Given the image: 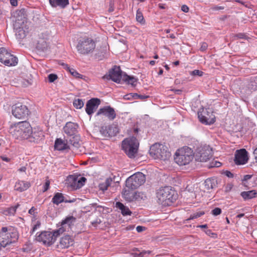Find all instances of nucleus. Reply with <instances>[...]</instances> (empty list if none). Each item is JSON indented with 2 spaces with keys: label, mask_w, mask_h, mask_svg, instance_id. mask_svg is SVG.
<instances>
[{
  "label": "nucleus",
  "mask_w": 257,
  "mask_h": 257,
  "mask_svg": "<svg viewBox=\"0 0 257 257\" xmlns=\"http://www.w3.org/2000/svg\"><path fill=\"white\" fill-rule=\"evenodd\" d=\"M247 152L244 149L238 150L235 154L234 162L237 165H243L246 164L248 160Z\"/></svg>",
  "instance_id": "nucleus-20"
},
{
  "label": "nucleus",
  "mask_w": 257,
  "mask_h": 257,
  "mask_svg": "<svg viewBox=\"0 0 257 257\" xmlns=\"http://www.w3.org/2000/svg\"><path fill=\"white\" fill-rule=\"evenodd\" d=\"M52 202L56 204V205H59L60 203L65 202H72L73 201H68V200H65L64 197L62 193L57 192L55 194L54 196H53Z\"/></svg>",
  "instance_id": "nucleus-30"
},
{
  "label": "nucleus",
  "mask_w": 257,
  "mask_h": 257,
  "mask_svg": "<svg viewBox=\"0 0 257 257\" xmlns=\"http://www.w3.org/2000/svg\"><path fill=\"white\" fill-rule=\"evenodd\" d=\"M216 181L214 179L208 178L204 182L205 188L207 190L213 189L216 186Z\"/></svg>",
  "instance_id": "nucleus-36"
},
{
  "label": "nucleus",
  "mask_w": 257,
  "mask_h": 257,
  "mask_svg": "<svg viewBox=\"0 0 257 257\" xmlns=\"http://www.w3.org/2000/svg\"><path fill=\"white\" fill-rule=\"evenodd\" d=\"M68 72L76 78H81L82 76V75L79 74L76 70L72 68H70Z\"/></svg>",
  "instance_id": "nucleus-42"
},
{
  "label": "nucleus",
  "mask_w": 257,
  "mask_h": 257,
  "mask_svg": "<svg viewBox=\"0 0 257 257\" xmlns=\"http://www.w3.org/2000/svg\"><path fill=\"white\" fill-rule=\"evenodd\" d=\"M149 152L154 159L163 161L169 159L171 156L167 147L160 143H155L151 146Z\"/></svg>",
  "instance_id": "nucleus-6"
},
{
  "label": "nucleus",
  "mask_w": 257,
  "mask_h": 257,
  "mask_svg": "<svg viewBox=\"0 0 257 257\" xmlns=\"http://www.w3.org/2000/svg\"><path fill=\"white\" fill-rule=\"evenodd\" d=\"M212 156V150L209 146H204L197 148L194 155L196 161L202 162L208 161Z\"/></svg>",
  "instance_id": "nucleus-10"
},
{
  "label": "nucleus",
  "mask_w": 257,
  "mask_h": 257,
  "mask_svg": "<svg viewBox=\"0 0 257 257\" xmlns=\"http://www.w3.org/2000/svg\"><path fill=\"white\" fill-rule=\"evenodd\" d=\"M73 105L77 109L81 108L84 105V102L81 99H75L73 101Z\"/></svg>",
  "instance_id": "nucleus-41"
},
{
  "label": "nucleus",
  "mask_w": 257,
  "mask_h": 257,
  "mask_svg": "<svg viewBox=\"0 0 257 257\" xmlns=\"http://www.w3.org/2000/svg\"><path fill=\"white\" fill-rule=\"evenodd\" d=\"M74 243V240L69 235H66L61 238L57 245L58 248H66L72 246Z\"/></svg>",
  "instance_id": "nucleus-24"
},
{
  "label": "nucleus",
  "mask_w": 257,
  "mask_h": 257,
  "mask_svg": "<svg viewBox=\"0 0 257 257\" xmlns=\"http://www.w3.org/2000/svg\"><path fill=\"white\" fill-rule=\"evenodd\" d=\"M200 121L205 124H213L215 121V117L213 112L209 109H203L198 112Z\"/></svg>",
  "instance_id": "nucleus-14"
},
{
  "label": "nucleus",
  "mask_w": 257,
  "mask_h": 257,
  "mask_svg": "<svg viewBox=\"0 0 257 257\" xmlns=\"http://www.w3.org/2000/svg\"><path fill=\"white\" fill-rule=\"evenodd\" d=\"M115 176L109 177L105 180L104 182L100 183L99 185L100 190L102 191L106 190L112 182H115Z\"/></svg>",
  "instance_id": "nucleus-31"
},
{
  "label": "nucleus",
  "mask_w": 257,
  "mask_h": 257,
  "mask_svg": "<svg viewBox=\"0 0 257 257\" xmlns=\"http://www.w3.org/2000/svg\"><path fill=\"white\" fill-rule=\"evenodd\" d=\"M208 47V45L205 42H202L201 43V47L200 48V51H205Z\"/></svg>",
  "instance_id": "nucleus-50"
},
{
  "label": "nucleus",
  "mask_w": 257,
  "mask_h": 257,
  "mask_svg": "<svg viewBox=\"0 0 257 257\" xmlns=\"http://www.w3.org/2000/svg\"><path fill=\"white\" fill-rule=\"evenodd\" d=\"M64 232V229L59 228L53 232L43 231L36 236V240L43 244L50 246L56 241L57 237Z\"/></svg>",
  "instance_id": "nucleus-8"
},
{
  "label": "nucleus",
  "mask_w": 257,
  "mask_h": 257,
  "mask_svg": "<svg viewBox=\"0 0 257 257\" xmlns=\"http://www.w3.org/2000/svg\"><path fill=\"white\" fill-rule=\"evenodd\" d=\"M133 93L126 94L124 96V98L126 100H130L134 98V95Z\"/></svg>",
  "instance_id": "nucleus-53"
},
{
  "label": "nucleus",
  "mask_w": 257,
  "mask_h": 257,
  "mask_svg": "<svg viewBox=\"0 0 257 257\" xmlns=\"http://www.w3.org/2000/svg\"><path fill=\"white\" fill-rule=\"evenodd\" d=\"M205 233L210 236L211 237L216 238L217 237V234L214 232H213L211 229H207L205 231Z\"/></svg>",
  "instance_id": "nucleus-44"
},
{
  "label": "nucleus",
  "mask_w": 257,
  "mask_h": 257,
  "mask_svg": "<svg viewBox=\"0 0 257 257\" xmlns=\"http://www.w3.org/2000/svg\"><path fill=\"white\" fill-rule=\"evenodd\" d=\"M100 132L105 137H112L119 133V128L117 124L112 123L108 126H102Z\"/></svg>",
  "instance_id": "nucleus-18"
},
{
  "label": "nucleus",
  "mask_w": 257,
  "mask_h": 257,
  "mask_svg": "<svg viewBox=\"0 0 257 257\" xmlns=\"http://www.w3.org/2000/svg\"><path fill=\"white\" fill-rule=\"evenodd\" d=\"M247 36L244 33H238L234 35V36H233L234 40H237L239 39H247Z\"/></svg>",
  "instance_id": "nucleus-43"
},
{
  "label": "nucleus",
  "mask_w": 257,
  "mask_h": 257,
  "mask_svg": "<svg viewBox=\"0 0 257 257\" xmlns=\"http://www.w3.org/2000/svg\"><path fill=\"white\" fill-rule=\"evenodd\" d=\"M48 36L45 37H40L37 41L36 48L37 49L44 51L48 48Z\"/></svg>",
  "instance_id": "nucleus-25"
},
{
  "label": "nucleus",
  "mask_w": 257,
  "mask_h": 257,
  "mask_svg": "<svg viewBox=\"0 0 257 257\" xmlns=\"http://www.w3.org/2000/svg\"><path fill=\"white\" fill-rule=\"evenodd\" d=\"M96 115L98 116H104L110 120H113L116 117V115L114 108L110 106H105L100 108L98 110Z\"/></svg>",
  "instance_id": "nucleus-19"
},
{
  "label": "nucleus",
  "mask_w": 257,
  "mask_h": 257,
  "mask_svg": "<svg viewBox=\"0 0 257 257\" xmlns=\"http://www.w3.org/2000/svg\"><path fill=\"white\" fill-rule=\"evenodd\" d=\"M253 155L255 162L257 163V147L254 150L253 152Z\"/></svg>",
  "instance_id": "nucleus-58"
},
{
  "label": "nucleus",
  "mask_w": 257,
  "mask_h": 257,
  "mask_svg": "<svg viewBox=\"0 0 257 257\" xmlns=\"http://www.w3.org/2000/svg\"><path fill=\"white\" fill-rule=\"evenodd\" d=\"M49 2L53 8L64 9L69 5V0H49Z\"/></svg>",
  "instance_id": "nucleus-28"
},
{
  "label": "nucleus",
  "mask_w": 257,
  "mask_h": 257,
  "mask_svg": "<svg viewBox=\"0 0 257 257\" xmlns=\"http://www.w3.org/2000/svg\"><path fill=\"white\" fill-rule=\"evenodd\" d=\"M156 197L159 203L169 206L177 199V193L171 187L166 186L157 190Z\"/></svg>",
  "instance_id": "nucleus-1"
},
{
  "label": "nucleus",
  "mask_w": 257,
  "mask_h": 257,
  "mask_svg": "<svg viewBox=\"0 0 257 257\" xmlns=\"http://www.w3.org/2000/svg\"><path fill=\"white\" fill-rule=\"evenodd\" d=\"M18 58L5 48H0V62L6 66H15L18 64Z\"/></svg>",
  "instance_id": "nucleus-11"
},
{
  "label": "nucleus",
  "mask_w": 257,
  "mask_h": 257,
  "mask_svg": "<svg viewBox=\"0 0 257 257\" xmlns=\"http://www.w3.org/2000/svg\"><path fill=\"white\" fill-rule=\"evenodd\" d=\"M221 213V209L220 208L216 207L212 210V214L214 215H218Z\"/></svg>",
  "instance_id": "nucleus-48"
},
{
  "label": "nucleus",
  "mask_w": 257,
  "mask_h": 257,
  "mask_svg": "<svg viewBox=\"0 0 257 257\" xmlns=\"http://www.w3.org/2000/svg\"><path fill=\"white\" fill-rule=\"evenodd\" d=\"M221 166V163L219 162L215 161V163L213 165H212L211 167H218Z\"/></svg>",
  "instance_id": "nucleus-63"
},
{
  "label": "nucleus",
  "mask_w": 257,
  "mask_h": 257,
  "mask_svg": "<svg viewBox=\"0 0 257 257\" xmlns=\"http://www.w3.org/2000/svg\"><path fill=\"white\" fill-rule=\"evenodd\" d=\"M75 220L76 218L72 216L66 217L64 220L62 221L61 227L59 228L63 229L64 232L66 231L67 229H69L70 228V226L74 223Z\"/></svg>",
  "instance_id": "nucleus-27"
},
{
  "label": "nucleus",
  "mask_w": 257,
  "mask_h": 257,
  "mask_svg": "<svg viewBox=\"0 0 257 257\" xmlns=\"http://www.w3.org/2000/svg\"><path fill=\"white\" fill-rule=\"evenodd\" d=\"M11 4L13 6H17L18 5L17 0H10Z\"/></svg>",
  "instance_id": "nucleus-60"
},
{
  "label": "nucleus",
  "mask_w": 257,
  "mask_h": 257,
  "mask_svg": "<svg viewBox=\"0 0 257 257\" xmlns=\"http://www.w3.org/2000/svg\"><path fill=\"white\" fill-rule=\"evenodd\" d=\"M36 209L34 207H32L29 210V213L31 215H34Z\"/></svg>",
  "instance_id": "nucleus-56"
},
{
  "label": "nucleus",
  "mask_w": 257,
  "mask_h": 257,
  "mask_svg": "<svg viewBox=\"0 0 257 257\" xmlns=\"http://www.w3.org/2000/svg\"><path fill=\"white\" fill-rule=\"evenodd\" d=\"M136 230L138 232H140L145 230V227L142 226H138L136 228Z\"/></svg>",
  "instance_id": "nucleus-59"
},
{
  "label": "nucleus",
  "mask_w": 257,
  "mask_h": 257,
  "mask_svg": "<svg viewBox=\"0 0 257 257\" xmlns=\"http://www.w3.org/2000/svg\"><path fill=\"white\" fill-rule=\"evenodd\" d=\"M252 176L250 175H246L244 176L243 181H247L251 178Z\"/></svg>",
  "instance_id": "nucleus-62"
},
{
  "label": "nucleus",
  "mask_w": 257,
  "mask_h": 257,
  "mask_svg": "<svg viewBox=\"0 0 257 257\" xmlns=\"http://www.w3.org/2000/svg\"><path fill=\"white\" fill-rule=\"evenodd\" d=\"M12 114L16 118L24 119L28 116L29 110L26 105L18 103L12 106Z\"/></svg>",
  "instance_id": "nucleus-13"
},
{
  "label": "nucleus",
  "mask_w": 257,
  "mask_h": 257,
  "mask_svg": "<svg viewBox=\"0 0 257 257\" xmlns=\"http://www.w3.org/2000/svg\"><path fill=\"white\" fill-rule=\"evenodd\" d=\"M116 207L119 208L121 212L123 215H131L132 212L129 208L125 206L122 203L120 202H117L116 203Z\"/></svg>",
  "instance_id": "nucleus-33"
},
{
  "label": "nucleus",
  "mask_w": 257,
  "mask_h": 257,
  "mask_svg": "<svg viewBox=\"0 0 257 257\" xmlns=\"http://www.w3.org/2000/svg\"><path fill=\"white\" fill-rule=\"evenodd\" d=\"M20 206L18 203L16 205L12 206L10 207L3 209L2 213L7 216H14L17 211V208Z\"/></svg>",
  "instance_id": "nucleus-32"
},
{
  "label": "nucleus",
  "mask_w": 257,
  "mask_h": 257,
  "mask_svg": "<svg viewBox=\"0 0 257 257\" xmlns=\"http://www.w3.org/2000/svg\"><path fill=\"white\" fill-rule=\"evenodd\" d=\"M122 80L128 84L135 85V83L137 81V79L134 76H131L126 74H124L122 77Z\"/></svg>",
  "instance_id": "nucleus-35"
},
{
  "label": "nucleus",
  "mask_w": 257,
  "mask_h": 257,
  "mask_svg": "<svg viewBox=\"0 0 257 257\" xmlns=\"http://www.w3.org/2000/svg\"><path fill=\"white\" fill-rule=\"evenodd\" d=\"M181 10L184 12L187 13L189 11V8L187 6L184 5L181 7Z\"/></svg>",
  "instance_id": "nucleus-54"
},
{
  "label": "nucleus",
  "mask_w": 257,
  "mask_h": 257,
  "mask_svg": "<svg viewBox=\"0 0 257 257\" xmlns=\"http://www.w3.org/2000/svg\"><path fill=\"white\" fill-rule=\"evenodd\" d=\"M139 147V141L135 137L126 138L122 142V150L130 158L135 157L138 152Z\"/></svg>",
  "instance_id": "nucleus-7"
},
{
  "label": "nucleus",
  "mask_w": 257,
  "mask_h": 257,
  "mask_svg": "<svg viewBox=\"0 0 257 257\" xmlns=\"http://www.w3.org/2000/svg\"><path fill=\"white\" fill-rule=\"evenodd\" d=\"M61 65L63 67V68L65 69L67 71L69 70L70 67L68 66V64H65L64 63H61Z\"/></svg>",
  "instance_id": "nucleus-57"
},
{
  "label": "nucleus",
  "mask_w": 257,
  "mask_h": 257,
  "mask_svg": "<svg viewBox=\"0 0 257 257\" xmlns=\"http://www.w3.org/2000/svg\"><path fill=\"white\" fill-rule=\"evenodd\" d=\"M14 29L17 38H25L29 31V23L24 21L14 23Z\"/></svg>",
  "instance_id": "nucleus-12"
},
{
  "label": "nucleus",
  "mask_w": 257,
  "mask_h": 257,
  "mask_svg": "<svg viewBox=\"0 0 257 257\" xmlns=\"http://www.w3.org/2000/svg\"><path fill=\"white\" fill-rule=\"evenodd\" d=\"M10 133L16 139L27 140L32 134V127L28 122H19L11 125Z\"/></svg>",
  "instance_id": "nucleus-2"
},
{
  "label": "nucleus",
  "mask_w": 257,
  "mask_h": 257,
  "mask_svg": "<svg viewBox=\"0 0 257 257\" xmlns=\"http://www.w3.org/2000/svg\"><path fill=\"white\" fill-rule=\"evenodd\" d=\"M42 136V132L41 131L40 132H34L32 131V134L31 135L30 137L28 139L30 142H35V141L38 140Z\"/></svg>",
  "instance_id": "nucleus-38"
},
{
  "label": "nucleus",
  "mask_w": 257,
  "mask_h": 257,
  "mask_svg": "<svg viewBox=\"0 0 257 257\" xmlns=\"http://www.w3.org/2000/svg\"><path fill=\"white\" fill-rule=\"evenodd\" d=\"M27 170V167L26 166H23L20 169H19L18 171L20 172H26Z\"/></svg>",
  "instance_id": "nucleus-61"
},
{
  "label": "nucleus",
  "mask_w": 257,
  "mask_h": 257,
  "mask_svg": "<svg viewBox=\"0 0 257 257\" xmlns=\"http://www.w3.org/2000/svg\"><path fill=\"white\" fill-rule=\"evenodd\" d=\"M136 20L138 22L140 23L141 25H145L146 24V21L144 18L143 13L139 9L137 11Z\"/></svg>",
  "instance_id": "nucleus-39"
},
{
  "label": "nucleus",
  "mask_w": 257,
  "mask_h": 257,
  "mask_svg": "<svg viewBox=\"0 0 257 257\" xmlns=\"http://www.w3.org/2000/svg\"><path fill=\"white\" fill-rule=\"evenodd\" d=\"M76 48L79 54L88 55L94 52L96 48V41L91 37H81L78 40Z\"/></svg>",
  "instance_id": "nucleus-3"
},
{
  "label": "nucleus",
  "mask_w": 257,
  "mask_h": 257,
  "mask_svg": "<svg viewBox=\"0 0 257 257\" xmlns=\"http://www.w3.org/2000/svg\"><path fill=\"white\" fill-rule=\"evenodd\" d=\"M257 192L255 190H251L241 192V196L244 199L247 200L254 198Z\"/></svg>",
  "instance_id": "nucleus-34"
},
{
  "label": "nucleus",
  "mask_w": 257,
  "mask_h": 257,
  "mask_svg": "<svg viewBox=\"0 0 257 257\" xmlns=\"http://www.w3.org/2000/svg\"><path fill=\"white\" fill-rule=\"evenodd\" d=\"M15 18L14 22H20L24 21L29 22L27 19V12L24 9L16 11L13 14Z\"/></svg>",
  "instance_id": "nucleus-23"
},
{
  "label": "nucleus",
  "mask_w": 257,
  "mask_h": 257,
  "mask_svg": "<svg viewBox=\"0 0 257 257\" xmlns=\"http://www.w3.org/2000/svg\"><path fill=\"white\" fill-rule=\"evenodd\" d=\"M18 238V233L11 227H3L0 230V244L2 247L15 242Z\"/></svg>",
  "instance_id": "nucleus-4"
},
{
  "label": "nucleus",
  "mask_w": 257,
  "mask_h": 257,
  "mask_svg": "<svg viewBox=\"0 0 257 257\" xmlns=\"http://www.w3.org/2000/svg\"><path fill=\"white\" fill-rule=\"evenodd\" d=\"M225 175L229 178H232L233 177V174L229 171H226L224 172Z\"/></svg>",
  "instance_id": "nucleus-55"
},
{
  "label": "nucleus",
  "mask_w": 257,
  "mask_h": 257,
  "mask_svg": "<svg viewBox=\"0 0 257 257\" xmlns=\"http://www.w3.org/2000/svg\"><path fill=\"white\" fill-rule=\"evenodd\" d=\"M50 182L49 180H46L45 185L44 186L43 192H45L48 190V189L49 188V186H50Z\"/></svg>",
  "instance_id": "nucleus-52"
},
{
  "label": "nucleus",
  "mask_w": 257,
  "mask_h": 257,
  "mask_svg": "<svg viewBox=\"0 0 257 257\" xmlns=\"http://www.w3.org/2000/svg\"><path fill=\"white\" fill-rule=\"evenodd\" d=\"M203 72L199 70H194L190 72V74L191 75L195 76L198 75L199 76H201L203 75Z\"/></svg>",
  "instance_id": "nucleus-47"
},
{
  "label": "nucleus",
  "mask_w": 257,
  "mask_h": 257,
  "mask_svg": "<svg viewBox=\"0 0 257 257\" xmlns=\"http://www.w3.org/2000/svg\"><path fill=\"white\" fill-rule=\"evenodd\" d=\"M100 103V101L98 98H92L89 100L86 104V112L88 115H91L93 113L94 110L97 108Z\"/></svg>",
  "instance_id": "nucleus-21"
},
{
  "label": "nucleus",
  "mask_w": 257,
  "mask_h": 257,
  "mask_svg": "<svg viewBox=\"0 0 257 257\" xmlns=\"http://www.w3.org/2000/svg\"><path fill=\"white\" fill-rule=\"evenodd\" d=\"M123 75H122L120 68L118 66H114L110 71L109 75H105L102 77L103 79H111L114 82L120 83L121 79H122Z\"/></svg>",
  "instance_id": "nucleus-16"
},
{
  "label": "nucleus",
  "mask_w": 257,
  "mask_h": 257,
  "mask_svg": "<svg viewBox=\"0 0 257 257\" xmlns=\"http://www.w3.org/2000/svg\"><path fill=\"white\" fill-rule=\"evenodd\" d=\"M122 196L127 201H140L146 198V195L141 192H133V191L124 189L122 192Z\"/></svg>",
  "instance_id": "nucleus-15"
},
{
  "label": "nucleus",
  "mask_w": 257,
  "mask_h": 257,
  "mask_svg": "<svg viewBox=\"0 0 257 257\" xmlns=\"http://www.w3.org/2000/svg\"><path fill=\"white\" fill-rule=\"evenodd\" d=\"M86 179L80 176L70 175L68 177V181L69 186L74 190H77L82 187Z\"/></svg>",
  "instance_id": "nucleus-17"
},
{
  "label": "nucleus",
  "mask_w": 257,
  "mask_h": 257,
  "mask_svg": "<svg viewBox=\"0 0 257 257\" xmlns=\"http://www.w3.org/2000/svg\"><path fill=\"white\" fill-rule=\"evenodd\" d=\"M78 127L76 123L67 122L63 127L64 132L69 136H73L76 133Z\"/></svg>",
  "instance_id": "nucleus-22"
},
{
  "label": "nucleus",
  "mask_w": 257,
  "mask_h": 257,
  "mask_svg": "<svg viewBox=\"0 0 257 257\" xmlns=\"http://www.w3.org/2000/svg\"><path fill=\"white\" fill-rule=\"evenodd\" d=\"M48 78L50 82H53L58 78V76L56 74H50L48 75Z\"/></svg>",
  "instance_id": "nucleus-45"
},
{
  "label": "nucleus",
  "mask_w": 257,
  "mask_h": 257,
  "mask_svg": "<svg viewBox=\"0 0 257 257\" xmlns=\"http://www.w3.org/2000/svg\"><path fill=\"white\" fill-rule=\"evenodd\" d=\"M194 157L193 151L188 147H184L178 149L174 157L175 162L180 166L189 164Z\"/></svg>",
  "instance_id": "nucleus-5"
},
{
  "label": "nucleus",
  "mask_w": 257,
  "mask_h": 257,
  "mask_svg": "<svg viewBox=\"0 0 257 257\" xmlns=\"http://www.w3.org/2000/svg\"><path fill=\"white\" fill-rule=\"evenodd\" d=\"M41 226V222L39 221H37L36 224L34 225L32 232H35L37 229H38Z\"/></svg>",
  "instance_id": "nucleus-51"
},
{
  "label": "nucleus",
  "mask_w": 257,
  "mask_h": 257,
  "mask_svg": "<svg viewBox=\"0 0 257 257\" xmlns=\"http://www.w3.org/2000/svg\"><path fill=\"white\" fill-rule=\"evenodd\" d=\"M30 186V182L19 180L16 183L14 188L16 191L23 192L27 190Z\"/></svg>",
  "instance_id": "nucleus-26"
},
{
  "label": "nucleus",
  "mask_w": 257,
  "mask_h": 257,
  "mask_svg": "<svg viewBox=\"0 0 257 257\" xmlns=\"http://www.w3.org/2000/svg\"><path fill=\"white\" fill-rule=\"evenodd\" d=\"M224 9V7H219V6H215L214 7V8H213V10H223Z\"/></svg>",
  "instance_id": "nucleus-64"
},
{
  "label": "nucleus",
  "mask_w": 257,
  "mask_h": 257,
  "mask_svg": "<svg viewBox=\"0 0 257 257\" xmlns=\"http://www.w3.org/2000/svg\"><path fill=\"white\" fill-rule=\"evenodd\" d=\"M80 138L79 136H75L70 138L68 141L69 143L75 148H78L79 146Z\"/></svg>",
  "instance_id": "nucleus-37"
},
{
  "label": "nucleus",
  "mask_w": 257,
  "mask_h": 257,
  "mask_svg": "<svg viewBox=\"0 0 257 257\" xmlns=\"http://www.w3.org/2000/svg\"><path fill=\"white\" fill-rule=\"evenodd\" d=\"M147 252L148 253H150L151 252V251H143V252H140V253H133V254L134 257H143L144 254H145Z\"/></svg>",
  "instance_id": "nucleus-49"
},
{
  "label": "nucleus",
  "mask_w": 257,
  "mask_h": 257,
  "mask_svg": "<svg viewBox=\"0 0 257 257\" xmlns=\"http://www.w3.org/2000/svg\"><path fill=\"white\" fill-rule=\"evenodd\" d=\"M55 148L59 151H63L70 149L69 146L68 145L67 142L63 141L61 139H57L55 142Z\"/></svg>",
  "instance_id": "nucleus-29"
},
{
  "label": "nucleus",
  "mask_w": 257,
  "mask_h": 257,
  "mask_svg": "<svg viewBox=\"0 0 257 257\" xmlns=\"http://www.w3.org/2000/svg\"><path fill=\"white\" fill-rule=\"evenodd\" d=\"M146 181L145 175L141 172L136 173L130 177L125 181L127 190L133 191L143 185Z\"/></svg>",
  "instance_id": "nucleus-9"
},
{
  "label": "nucleus",
  "mask_w": 257,
  "mask_h": 257,
  "mask_svg": "<svg viewBox=\"0 0 257 257\" xmlns=\"http://www.w3.org/2000/svg\"><path fill=\"white\" fill-rule=\"evenodd\" d=\"M134 99H145L148 97V96L146 95H139L138 93H134Z\"/></svg>",
  "instance_id": "nucleus-46"
},
{
  "label": "nucleus",
  "mask_w": 257,
  "mask_h": 257,
  "mask_svg": "<svg viewBox=\"0 0 257 257\" xmlns=\"http://www.w3.org/2000/svg\"><path fill=\"white\" fill-rule=\"evenodd\" d=\"M204 214H205V212L203 211L195 212V213L191 214L189 218H188V219H186V221L193 220V219L199 218V217H201V216L203 215Z\"/></svg>",
  "instance_id": "nucleus-40"
}]
</instances>
